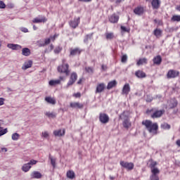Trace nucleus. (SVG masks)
<instances>
[{"label": "nucleus", "mask_w": 180, "mask_h": 180, "mask_svg": "<svg viewBox=\"0 0 180 180\" xmlns=\"http://www.w3.org/2000/svg\"><path fill=\"white\" fill-rule=\"evenodd\" d=\"M27 164H29L30 167H32V165H36L37 164V160H34L32 159L30 160V162Z\"/></svg>", "instance_id": "43"}, {"label": "nucleus", "mask_w": 180, "mask_h": 180, "mask_svg": "<svg viewBox=\"0 0 180 180\" xmlns=\"http://www.w3.org/2000/svg\"><path fill=\"white\" fill-rule=\"evenodd\" d=\"M177 105H178V102L174 101L173 103L170 104L171 109H174V108H176Z\"/></svg>", "instance_id": "50"}, {"label": "nucleus", "mask_w": 180, "mask_h": 180, "mask_svg": "<svg viewBox=\"0 0 180 180\" xmlns=\"http://www.w3.org/2000/svg\"><path fill=\"white\" fill-rule=\"evenodd\" d=\"M161 128L163 129L164 130H169L171 129V125L167 123H164L161 124Z\"/></svg>", "instance_id": "39"}, {"label": "nucleus", "mask_w": 180, "mask_h": 180, "mask_svg": "<svg viewBox=\"0 0 180 180\" xmlns=\"http://www.w3.org/2000/svg\"><path fill=\"white\" fill-rule=\"evenodd\" d=\"M65 64H68L67 63V60L65 58L62 59V65H65Z\"/></svg>", "instance_id": "56"}, {"label": "nucleus", "mask_w": 180, "mask_h": 180, "mask_svg": "<svg viewBox=\"0 0 180 180\" xmlns=\"http://www.w3.org/2000/svg\"><path fill=\"white\" fill-rule=\"evenodd\" d=\"M70 108L72 109H83L84 108V104L80 103L79 102H71L70 103Z\"/></svg>", "instance_id": "11"}, {"label": "nucleus", "mask_w": 180, "mask_h": 180, "mask_svg": "<svg viewBox=\"0 0 180 180\" xmlns=\"http://www.w3.org/2000/svg\"><path fill=\"white\" fill-rule=\"evenodd\" d=\"M33 29L34 30H37V27H36V25H33Z\"/></svg>", "instance_id": "64"}, {"label": "nucleus", "mask_w": 180, "mask_h": 180, "mask_svg": "<svg viewBox=\"0 0 180 180\" xmlns=\"http://www.w3.org/2000/svg\"><path fill=\"white\" fill-rule=\"evenodd\" d=\"M82 82V79H79V80L77 82V84L79 85Z\"/></svg>", "instance_id": "62"}, {"label": "nucleus", "mask_w": 180, "mask_h": 180, "mask_svg": "<svg viewBox=\"0 0 180 180\" xmlns=\"http://www.w3.org/2000/svg\"><path fill=\"white\" fill-rule=\"evenodd\" d=\"M77 78H78V75L75 72H72L70 75V80L68 82V86H71V85H74Z\"/></svg>", "instance_id": "10"}, {"label": "nucleus", "mask_w": 180, "mask_h": 180, "mask_svg": "<svg viewBox=\"0 0 180 180\" xmlns=\"http://www.w3.org/2000/svg\"><path fill=\"white\" fill-rule=\"evenodd\" d=\"M73 96H75V98H81V93L78 92V93L74 94Z\"/></svg>", "instance_id": "52"}, {"label": "nucleus", "mask_w": 180, "mask_h": 180, "mask_svg": "<svg viewBox=\"0 0 180 180\" xmlns=\"http://www.w3.org/2000/svg\"><path fill=\"white\" fill-rule=\"evenodd\" d=\"M151 5H152L153 9H160V6H161V1L152 0Z\"/></svg>", "instance_id": "14"}, {"label": "nucleus", "mask_w": 180, "mask_h": 180, "mask_svg": "<svg viewBox=\"0 0 180 180\" xmlns=\"http://www.w3.org/2000/svg\"><path fill=\"white\" fill-rule=\"evenodd\" d=\"M108 19L110 23H117V22H119V15H116V13H113Z\"/></svg>", "instance_id": "15"}, {"label": "nucleus", "mask_w": 180, "mask_h": 180, "mask_svg": "<svg viewBox=\"0 0 180 180\" xmlns=\"http://www.w3.org/2000/svg\"><path fill=\"white\" fill-rule=\"evenodd\" d=\"M85 70L86 72L91 73V74L94 73V69H92V68L91 67L86 68Z\"/></svg>", "instance_id": "47"}, {"label": "nucleus", "mask_w": 180, "mask_h": 180, "mask_svg": "<svg viewBox=\"0 0 180 180\" xmlns=\"http://www.w3.org/2000/svg\"><path fill=\"white\" fill-rule=\"evenodd\" d=\"M21 32H23L24 33H27V32H29V30H27V28H25V27H22L20 29Z\"/></svg>", "instance_id": "54"}, {"label": "nucleus", "mask_w": 180, "mask_h": 180, "mask_svg": "<svg viewBox=\"0 0 180 180\" xmlns=\"http://www.w3.org/2000/svg\"><path fill=\"white\" fill-rule=\"evenodd\" d=\"M176 11H179V12H180V5H179V6H177L176 7Z\"/></svg>", "instance_id": "60"}, {"label": "nucleus", "mask_w": 180, "mask_h": 180, "mask_svg": "<svg viewBox=\"0 0 180 180\" xmlns=\"http://www.w3.org/2000/svg\"><path fill=\"white\" fill-rule=\"evenodd\" d=\"M153 34L158 39L162 36V30H161V29L156 28L153 31Z\"/></svg>", "instance_id": "24"}, {"label": "nucleus", "mask_w": 180, "mask_h": 180, "mask_svg": "<svg viewBox=\"0 0 180 180\" xmlns=\"http://www.w3.org/2000/svg\"><path fill=\"white\" fill-rule=\"evenodd\" d=\"M129 92H130V84H126L124 85L122 88V95H129Z\"/></svg>", "instance_id": "18"}, {"label": "nucleus", "mask_w": 180, "mask_h": 180, "mask_svg": "<svg viewBox=\"0 0 180 180\" xmlns=\"http://www.w3.org/2000/svg\"><path fill=\"white\" fill-rule=\"evenodd\" d=\"M54 49V46L53 44H51L48 46L46 51L50 52Z\"/></svg>", "instance_id": "51"}, {"label": "nucleus", "mask_w": 180, "mask_h": 180, "mask_svg": "<svg viewBox=\"0 0 180 180\" xmlns=\"http://www.w3.org/2000/svg\"><path fill=\"white\" fill-rule=\"evenodd\" d=\"M123 1H124V0H116L115 4L117 5H119V4H121V2H123Z\"/></svg>", "instance_id": "57"}, {"label": "nucleus", "mask_w": 180, "mask_h": 180, "mask_svg": "<svg viewBox=\"0 0 180 180\" xmlns=\"http://www.w3.org/2000/svg\"><path fill=\"white\" fill-rule=\"evenodd\" d=\"M2 151H5L6 153V151H8V149H6V148H1Z\"/></svg>", "instance_id": "63"}, {"label": "nucleus", "mask_w": 180, "mask_h": 180, "mask_svg": "<svg viewBox=\"0 0 180 180\" xmlns=\"http://www.w3.org/2000/svg\"><path fill=\"white\" fill-rule=\"evenodd\" d=\"M19 139V134L15 133L12 135V140L16 141Z\"/></svg>", "instance_id": "44"}, {"label": "nucleus", "mask_w": 180, "mask_h": 180, "mask_svg": "<svg viewBox=\"0 0 180 180\" xmlns=\"http://www.w3.org/2000/svg\"><path fill=\"white\" fill-rule=\"evenodd\" d=\"M120 164L122 168H125V169L127 171H131L132 169H134V163L133 162H124L122 160L120 161Z\"/></svg>", "instance_id": "4"}, {"label": "nucleus", "mask_w": 180, "mask_h": 180, "mask_svg": "<svg viewBox=\"0 0 180 180\" xmlns=\"http://www.w3.org/2000/svg\"><path fill=\"white\" fill-rule=\"evenodd\" d=\"M135 75L137 77V78H146V77H147L146 72H143L142 70H137L135 72Z\"/></svg>", "instance_id": "23"}, {"label": "nucleus", "mask_w": 180, "mask_h": 180, "mask_svg": "<svg viewBox=\"0 0 180 180\" xmlns=\"http://www.w3.org/2000/svg\"><path fill=\"white\" fill-rule=\"evenodd\" d=\"M147 115H150L152 119H158L165 113V110H158L155 108L146 110Z\"/></svg>", "instance_id": "2"}, {"label": "nucleus", "mask_w": 180, "mask_h": 180, "mask_svg": "<svg viewBox=\"0 0 180 180\" xmlns=\"http://www.w3.org/2000/svg\"><path fill=\"white\" fill-rule=\"evenodd\" d=\"M148 63V60L146 58H140L137 63L136 65H143V64H147Z\"/></svg>", "instance_id": "32"}, {"label": "nucleus", "mask_w": 180, "mask_h": 180, "mask_svg": "<svg viewBox=\"0 0 180 180\" xmlns=\"http://www.w3.org/2000/svg\"><path fill=\"white\" fill-rule=\"evenodd\" d=\"M122 116H124V120L122 122V125L125 129H129L131 126V123H130V120H129L128 117L124 115V112L122 114Z\"/></svg>", "instance_id": "12"}, {"label": "nucleus", "mask_w": 180, "mask_h": 180, "mask_svg": "<svg viewBox=\"0 0 180 180\" xmlns=\"http://www.w3.org/2000/svg\"><path fill=\"white\" fill-rule=\"evenodd\" d=\"M49 160L51 161V164L53 167V168H56V159L53 158V156H51V155H49Z\"/></svg>", "instance_id": "37"}, {"label": "nucleus", "mask_w": 180, "mask_h": 180, "mask_svg": "<svg viewBox=\"0 0 180 180\" xmlns=\"http://www.w3.org/2000/svg\"><path fill=\"white\" fill-rule=\"evenodd\" d=\"M153 101V97H150V96H147L146 102H152Z\"/></svg>", "instance_id": "53"}, {"label": "nucleus", "mask_w": 180, "mask_h": 180, "mask_svg": "<svg viewBox=\"0 0 180 180\" xmlns=\"http://www.w3.org/2000/svg\"><path fill=\"white\" fill-rule=\"evenodd\" d=\"M46 102L50 103V105H56V103H57L56 98L53 97H46Z\"/></svg>", "instance_id": "26"}, {"label": "nucleus", "mask_w": 180, "mask_h": 180, "mask_svg": "<svg viewBox=\"0 0 180 180\" xmlns=\"http://www.w3.org/2000/svg\"><path fill=\"white\" fill-rule=\"evenodd\" d=\"M32 65H33V61L28 60L25 62L24 65L22 67V70H27V68H32Z\"/></svg>", "instance_id": "22"}, {"label": "nucleus", "mask_w": 180, "mask_h": 180, "mask_svg": "<svg viewBox=\"0 0 180 180\" xmlns=\"http://www.w3.org/2000/svg\"><path fill=\"white\" fill-rule=\"evenodd\" d=\"M99 122H101L102 123V124H106L108 123H109V115H108V114L105 113V112H101L99 114Z\"/></svg>", "instance_id": "5"}, {"label": "nucleus", "mask_w": 180, "mask_h": 180, "mask_svg": "<svg viewBox=\"0 0 180 180\" xmlns=\"http://www.w3.org/2000/svg\"><path fill=\"white\" fill-rule=\"evenodd\" d=\"M4 102H5V98H0V106H2V105H4Z\"/></svg>", "instance_id": "55"}, {"label": "nucleus", "mask_w": 180, "mask_h": 180, "mask_svg": "<svg viewBox=\"0 0 180 180\" xmlns=\"http://www.w3.org/2000/svg\"><path fill=\"white\" fill-rule=\"evenodd\" d=\"M153 22H155V23H158V26H162V25H164L163 24V22H162V20H157V19H155L154 20H153Z\"/></svg>", "instance_id": "46"}, {"label": "nucleus", "mask_w": 180, "mask_h": 180, "mask_svg": "<svg viewBox=\"0 0 180 180\" xmlns=\"http://www.w3.org/2000/svg\"><path fill=\"white\" fill-rule=\"evenodd\" d=\"M46 116L49 117V119H55V117H57V113L52 112H46Z\"/></svg>", "instance_id": "36"}, {"label": "nucleus", "mask_w": 180, "mask_h": 180, "mask_svg": "<svg viewBox=\"0 0 180 180\" xmlns=\"http://www.w3.org/2000/svg\"><path fill=\"white\" fill-rule=\"evenodd\" d=\"M67 176L69 179H74L75 178V173L72 170H69L67 172Z\"/></svg>", "instance_id": "30"}, {"label": "nucleus", "mask_w": 180, "mask_h": 180, "mask_svg": "<svg viewBox=\"0 0 180 180\" xmlns=\"http://www.w3.org/2000/svg\"><path fill=\"white\" fill-rule=\"evenodd\" d=\"M31 178H34L35 179H40L43 176V174L37 171H34L30 174Z\"/></svg>", "instance_id": "17"}, {"label": "nucleus", "mask_w": 180, "mask_h": 180, "mask_svg": "<svg viewBox=\"0 0 180 180\" xmlns=\"http://www.w3.org/2000/svg\"><path fill=\"white\" fill-rule=\"evenodd\" d=\"M116 85H117V82H116V80L109 82L107 86V89H112V88H115Z\"/></svg>", "instance_id": "27"}, {"label": "nucleus", "mask_w": 180, "mask_h": 180, "mask_svg": "<svg viewBox=\"0 0 180 180\" xmlns=\"http://www.w3.org/2000/svg\"><path fill=\"white\" fill-rule=\"evenodd\" d=\"M32 166H30L28 163H25L22 165L21 169L23 171V172H29Z\"/></svg>", "instance_id": "28"}, {"label": "nucleus", "mask_w": 180, "mask_h": 180, "mask_svg": "<svg viewBox=\"0 0 180 180\" xmlns=\"http://www.w3.org/2000/svg\"><path fill=\"white\" fill-rule=\"evenodd\" d=\"M80 2H91L92 0H79Z\"/></svg>", "instance_id": "59"}, {"label": "nucleus", "mask_w": 180, "mask_h": 180, "mask_svg": "<svg viewBox=\"0 0 180 180\" xmlns=\"http://www.w3.org/2000/svg\"><path fill=\"white\" fill-rule=\"evenodd\" d=\"M152 172V176L151 180H160V178L158 177V174H160V169L157 167H154L153 169H151Z\"/></svg>", "instance_id": "9"}, {"label": "nucleus", "mask_w": 180, "mask_h": 180, "mask_svg": "<svg viewBox=\"0 0 180 180\" xmlns=\"http://www.w3.org/2000/svg\"><path fill=\"white\" fill-rule=\"evenodd\" d=\"M121 30H122V32H125L127 33H129L130 32V29H128L123 25L121 26Z\"/></svg>", "instance_id": "45"}, {"label": "nucleus", "mask_w": 180, "mask_h": 180, "mask_svg": "<svg viewBox=\"0 0 180 180\" xmlns=\"http://www.w3.org/2000/svg\"><path fill=\"white\" fill-rule=\"evenodd\" d=\"M105 91V83H100L97 85L96 94H101Z\"/></svg>", "instance_id": "16"}, {"label": "nucleus", "mask_w": 180, "mask_h": 180, "mask_svg": "<svg viewBox=\"0 0 180 180\" xmlns=\"http://www.w3.org/2000/svg\"><path fill=\"white\" fill-rule=\"evenodd\" d=\"M7 47L11 49V50H20L22 49V46L15 44H8Z\"/></svg>", "instance_id": "20"}, {"label": "nucleus", "mask_w": 180, "mask_h": 180, "mask_svg": "<svg viewBox=\"0 0 180 180\" xmlns=\"http://www.w3.org/2000/svg\"><path fill=\"white\" fill-rule=\"evenodd\" d=\"M61 84V80H51L49 82L50 86H55V85H60Z\"/></svg>", "instance_id": "31"}, {"label": "nucleus", "mask_w": 180, "mask_h": 180, "mask_svg": "<svg viewBox=\"0 0 180 180\" xmlns=\"http://www.w3.org/2000/svg\"><path fill=\"white\" fill-rule=\"evenodd\" d=\"M179 77V71L175 70H169L167 73V79H171L172 78H176Z\"/></svg>", "instance_id": "6"}, {"label": "nucleus", "mask_w": 180, "mask_h": 180, "mask_svg": "<svg viewBox=\"0 0 180 180\" xmlns=\"http://www.w3.org/2000/svg\"><path fill=\"white\" fill-rule=\"evenodd\" d=\"M82 53V50L79 48H71L70 49V57H75V56H79Z\"/></svg>", "instance_id": "8"}, {"label": "nucleus", "mask_w": 180, "mask_h": 180, "mask_svg": "<svg viewBox=\"0 0 180 180\" xmlns=\"http://www.w3.org/2000/svg\"><path fill=\"white\" fill-rule=\"evenodd\" d=\"M81 22V18H75L73 20H70L69 22V25L72 29H77L78 27V25H79Z\"/></svg>", "instance_id": "7"}, {"label": "nucleus", "mask_w": 180, "mask_h": 180, "mask_svg": "<svg viewBox=\"0 0 180 180\" xmlns=\"http://www.w3.org/2000/svg\"><path fill=\"white\" fill-rule=\"evenodd\" d=\"M91 37H92V34L86 35L84 39V43H88V40L91 39Z\"/></svg>", "instance_id": "41"}, {"label": "nucleus", "mask_w": 180, "mask_h": 180, "mask_svg": "<svg viewBox=\"0 0 180 180\" xmlns=\"http://www.w3.org/2000/svg\"><path fill=\"white\" fill-rule=\"evenodd\" d=\"M142 124L145 126L149 133L157 134V131L158 130V124L157 122L153 123V121L146 120L142 121Z\"/></svg>", "instance_id": "1"}, {"label": "nucleus", "mask_w": 180, "mask_h": 180, "mask_svg": "<svg viewBox=\"0 0 180 180\" xmlns=\"http://www.w3.org/2000/svg\"><path fill=\"white\" fill-rule=\"evenodd\" d=\"M53 136H55V137H63V136H65V129H57L53 131Z\"/></svg>", "instance_id": "13"}, {"label": "nucleus", "mask_w": 180, "mask_h": 180, "mask_svg": "<svg viewBox=\"0 0 180 180\" xmlns=\"http://www.w3.org/2000/svg\"><path fill=\"white\" fill-rule=\"evenodd\" d=\"M46 18L44 17H37L32 20V23H44Z\"/></svg>", "instance_id": "21"}, {"label": "nucleus", "mask_w": 180, "mask_h": 180, "mask_svg": "<svg viewBox=\"0 0 180 180\" xmlns=\"http://www.w3.org/2000/svg\"><path fill=\"white\" fill-rule=\"evenodd\" d=\"M134 13L135 15H143V13H144V8L141 6H138L134 8Z\"/></svg>", "instance_id": "19"}, {"label": "nucleus", "mask_w": 180, "mask_h": 180, "mask_svg": "<svg viewBox=\"0 0 180 180\" xmlns=\"http://www.w3.org/2000/svg\"><path fill=\"white\" fill-rule=\"evenodd\" d=\"M149 164V168L153 169L154 168H155L156 165H157V162L154 161L153 159H150L148 160Z\"/></svg>", "instance_id": "33"}, {"label": "nucleus", "mask_w": 180, "mask_h": 180, "mask_svg": "<svg viewBox=\"0 0 180 180\" xmlns=\"http://www.w3.org/2000/svg\"><path fill=\"white\" fill-rule=\"evenodd\" d=\"M22 56H25V57H28V56H30V54H31L30 49H29L28 48L22 49Z\"/></svg>", "instance_id": "29"}, {"label": "nucleus", "mask_w": 180, "mask_h": 180, "mask_svg": "<svg viewBox=\"0 0 180 180\" xmlns=\"http://www.w3.org/2000/svg\"><path fill=\"white\" fill-rule=\"evenodd\" d=\"M176 146H178V147H180V139H179L176 141Z\"/></svg>", "instance_id": "58"}, {"label": "nucleus", "mask_w": 180, "mask_h": 180, "mask_svg": "<svg viewBox=\"0 0 180 180\" xmlns=\"http://www.w3.org/2000/svg\"><path fill=\"white\" fill-rule=\"evenodd\" d=\"M70 65L68 64L61 65L58 67V72H61L62 74H65L67 77L70 75Z\"/></svg>", "instance_id": "3"}, {"label": "nucleus", "mask_w": 180, "mask_h": 180, "mask_svg": "<svg viewBox=\"0 0 180 180\" xmlns=\"http://www.w3.org/2000/svg\"><path fill=\"white\" fill-rule=\"evenodd\" d=\"M37 46H39V47H43L44 46H46V39H42L39 40L37 42Z\"/></svg>", "instance_id": "34"}, {"label": "nucleus", "mask_w": 180, "mask_h": 180, "mask_svg": "<svg viewBox=\"0 0 180 180\" xmlns=\"http://www.w3.org/2000/svg\"><path fill=\"white\" fill-rule=\"evenodd\" d=\"M56 35H53V36H51L49 38H48L46 40V44H50V42L51 41H54V40H56Z\"/></svg>", "instance_id": "38"}, {"label": "nucleus", "mask_w": 180, "mask_h": 180, "mask_svg": "<svg viewBox=\"0 0 180 180\" xmlns=\"http://www.w3.org/2000/svg\"><path fill=\"white\" fill-rule=\"evenodd\" d=\"M153 63L154 64H156V65H160L161 63H162V58H161V56H157L153 58Z\"/></svg>", "instance_id": "25"}, {"label": "nucleus", "mask_w": 180, "mask_h": 180, "mask_svg": "<svg viewBox=\"0 0 180 180\" xmlns=\"http://www.w3.org/2000/svg\"><path fill=\"white\" fill-rule=\"evenodd\" d=\"M105 39L107 40H112V39H115V34L113 32L105 33Z\"/></svg>", "instance_id": "35"}, {"label": "nucleus", "mask_w": 180, "mask_h": 180, "mask_svg": "<svg viewBox=\"0 0 180 180\" xmlns=\"http://www.w3.org/2000/svg\"><path fill=\"white\" fill-rule=\"evenodd\" d=\"M5 8H6L5 3H4L2 1H0V9H5Z\"/></svg>", "instance_id": "49"}, {"label": "nucleus", "mask_w": 180, "mask_h": 180, "mask_svg": "<svg viewBox=\"0 0 180 180\" xmlns=\"http://www.w3.org/2000/svg\"><path fill=\"white\" fill-rule=\"evenodd\" d=\"M101 68H102V70H106V66L102 65Z\"/></svg>", "instance_id": "61"}, {"label": "nucleus", "mask_w": 180, "mask_h": 180, "mask_svg": "<svg viewBox=\"0 0 180 180\" xmlns=\"http://www.w3.org/2000/svg\"><path fill=\"white\" fill-rule=\"evenodd\" d=\"M122 63H127V55H123L121 59Z\"/></svg>", "instance_id": "48"}, {"label": "nucleus", "mask_w": 180, "mask_h": 180, "mask_svg": "<svg viewBox=\"0 0 180 180\" xmlns=\"http://www.w3.org/2000/svg\"><path fill=\"white\" fill-rule=\"evenodd\" d=\"M172 22H180V15H173L171 18Z\"/></svg>", "instance_id": "40"}, {"label": "nucleus", "mask_w": 180, "mask_h": 180, "mask_svg": "<svg viewBox=\"0 0 180 180\" xmlns=\"http://www.w3.org/2000/svg\"><path fill=\"white\" fill-rule=\"evenodd\" d=\"M61 50H63V48L60 47V46H57L55 49H54V53L55 54H59L61 52Z\"/></svg>", "instance_id": "42"}]
</instances>
